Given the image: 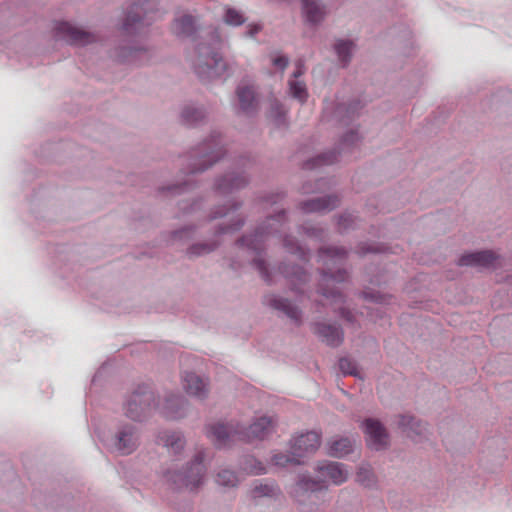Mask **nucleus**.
Returning a JSON list of instances; mask_svg holds the SVG:
<instances>
[{
	"mask_svg": "<svg viewBox=\"0 0 512 512\" xmlns=\"http://www.w3.org/2000/svg\"><path fill=\"white\" fill-rule=\"evenodd\" d=\"M204 457L205 449H197L193 458L181 469L167 471V481L179 490H197L203 484L206 472Z\"/></svg>",
	"mask_w": 512,
	"mask_h": 512,
	"instance_id": "5",
	"label": "nucleus"
},
{
	"mask_svg": "<svg viewBox=\"0 0 512 512\" xmlns=\"http://www.w3.org/2000/svg\"><path fill=\"white\" fill-rule=\"evenodd\" d=\"M154 20L149 2L133 3L126 14L122 28L126 34L136 35L151 25Z\"/></svg>",
	"mask_w": 512,
	"mask_h": 512,
	"instance_id": "10",
	"label": "nucleus"
},
{
	"mask_svg": "<svg viewBox=\"0 0 512 512\" xmlns=\"http://www.w3.org/2000/svg\"><path fill=\"white\" fill-rule=\"evenodd\" d=\"M139 444V431L129 423H123L118 426L116 432L105 440V445L121 454L129 455L136 450Z\"/></svg>",
	"mask_w": 512,
	"mask_h": 512,
	"instance_id": "9",
	"label": "nucleus"
},
{
	"mask_svg": "<svg viewBox=\"0 0 512 512\" xmlns=\"http://www.w3.org/2000/svg\"><path fill=\"white\" fill-rule=\"evenodd\" d=\"M57 35L73 45H86L95 40V36L69 22H61L57 26Z\"/></svg>",
	"mask_w": 512,
	"mask_h": 512,
	"instance_id": "19",
	"label": "nucleus"
},
{
	"mask_svg": "<svg viewBox=\"0 0 512 512\" xmlns=\"http://www.w3.org/2000/svg\"><path fill=\"white\" fill-rule=\"evenodd\" d=\"M262 25L260 23H250L246 26L244 36L247 38H254L261 30Z\"/></svg>",
	"mask_w": 512,
	"mask_h": 512,
	"instance_id": "52",
	"label": "nucleus"
},
{
	"mask_svg": "<svg viewBox=\"0 0 512 512\" xmlns=\"http://www.w3.org/2000/svg\"><path fill=\"white\" fill-rule=\"evenodd\" d=\"M156 411L166 420L178 421L188 416L190 403L180 393L167 392L161 398L156 396Z\"/></svg>",
	"mask_w": 512,
	"mask_h": 512,
	"instance_id": "8",
	"label": "nucleus"
},
{
	"mask_svg": "<svg viewBox=\"0 0 512 512\" xmlns=\"http://www.w3.org/2000/svg\"><path fill=\"white\" fill-rule=\"evenodd\" d=\"M339 369L344 375L358 376L356 363L348 357H343L339 360Z\"/></svg>",
	"mask_w": 512,
	"mask_h": 512,
	"instance_id": "45",
	"label": "nucleus"
},
{
	"mask_svg": "<svg viewBox=\"0 0 512 512\" xmlns=\"http://www.w3.org/2000/svg\"><path fill=\"white\" fill-rule=\"evenodd\" d=\"M505 104H512V90L510 89H499L491 97L492 107L499 108Z\"/></svg>",
	"mask_w": 512,
	"mask_h": 512,
	"instance_id": "43",
	"label": "nucleus"
},
{
	"mask_svg": "<svg viewBox=\"0 0 512 512\" xmlns=\"http://www.w3.org/2000/svg\"><path fill=\"white\" fill-rule=\"evenodd\" d=\"M191 187L190 181H184L183 183H176L169 185L167 187H164L162 190L168 192L171 195H177L184 191L189 190Z\"/></svg>",
	"mask_w": 512,
	"mask_h": 512,
	"instance_id": "48",
	"label": "nucleus"
},
{
	"mask_svg": "<svg viewBox=\"0 0 512 512\" xmlns=\"http://www.w3.org/2000/svg\"><path fill=\"white\" fill-rule=\"evenodd\" d=\"M307 237L315 240H321L325 235V230L321 227L307 224L302 227Z\"/></svg>",
	"mask_w": 512,
	"mask_h": 512,
	"instance_id": "47",
	"label": "nucleus"
},
{
	"mask_svg": "<svg viewBox=\"0 0 512 512\" xmlns=\"http://www.w3.org/2000/svg\"><path fill=\"white\" fill-rule=\"evenodd\" d=\"M304 73H305L304 64L301 60H299L296 62L295 70L289 79H300V77L303 76Z\"/></svg>",
	"mask_w": 512,
	"mask_h": 512,
	"instance_id": "53",
	"label": "nucleus"
},
{
	"mask_svg": "<svg viewBox=\"0 0 512 512\" xmlns=\"http://www.w3.org/2000/svg\"><path fill=\"white\" fill-rule=\"evenodd\" d=\"M359 141V135L356 131L350 130L346 134L343 135L340 141L339 151L336 153L335 151L326 152L318 155L317 157L308 160L305 163L306 169H314L321 165H330L337 160V154H341L345 151L350 150L353 146H355Z\"/></svg>",
	"mask_w": 512,
	"mask_h": 512,
	"instance_id": "13",
	"label": "nucleus"
},
{
	"mask_svg": "<svg viewBox=\"0 0 512 512\" xmlns=\"http://www.w3.org/2000/svg\"><path fill=\"white\" fill-rule=\"evenodd\" d=\"M267 117L276 128L285 129L288 125L287 109L275 98L269 100Z\"/></svg>",
	"mask_w": 512,
	"mask_h": 512,
	"instance_id": "32",
	"label": "nucleus"
},
{
	"mask_svg": "<svg viewBox=\"0 0 512 512\" xmlns=\"http://www.w3.org/2000/svg\"><path fill=\"white\" fill-rule=\"evenodd\" d=\"M124 415L134 422H144L156 411V394L148 385H139L123 403Z\"/></svg>",
	"mask_w": 512,
	"mask_h": 512,
	"instance_id": "7",
	"label": "nucleus"
},
{
	"mask_svg": "<svg viewBox=\"0 0 512 512\" xmlns=\"http://www.w3.org/2000/svg\"><path fill=\"white\" fill-rule=\"evenodd\" d=\"M194 234V228L191 226L183 227L179 230H176L172 233L173 241H183L188 240Z\"/></svg>",
	"mask_w": 512,
	"mask_h": 512,
	"instance_id": "49",
	"label": "nucleus"
},
{
	"mask_svg": "<svg viewBox=\"0 0 512 512\" xmlns=\"http://www.w3.org/2000/svg\"><path fill=\"white\" fill-rule=\"evenodd\" d=\"M363 295H364L365 299H367L371 302H374V303H379V304L389 303V297L387 295L381 294L378 291L377 292H375V291L364 292Z\"/></svg>",
	"mask_w": 512,
	"mask_h": 512,
	"instance_id": "50",
	"label": "nucleus"
},
{
	"mask_svg": "<svg viewBox=\"0 0 512 512\" xmlns=\"http://www.w3.org/2000/svg\"><path fill=\"white\" fill-rule=\"evenodd\" d=\"M302 11L311 24L320 23L327 13L326 6L321 0H302Z\"/></svg>",
	"mask_w": 512,
	"mask_h": 512,
	"instance_id": "28",
	"label": "nucleus"
},
{
	"mask_svg": "<svg viewBox=\"0 0 512 512\" xmlns=\"http://www.w3.org/2000/svg\"><path fill=\"white\" fill-rule=\"evenodd\" d=\"M271 463L277 467H286L288 464H300L298 456L290 453L276 452L271 457Z\"/></svg>",
	"mask_w": 512,
	"mask_h": 512,
	"instance_id": "42",
	"label": "nucleus"
},
{
	"mask_svg": "<svg viewBox=\"0 0 512 512\" xmlns=\"http://www.w3.org/2000/svg\"><path fill=\"white\" fill-rule=\"evenodd\" d=\"M356 440L350 437L332 438L328 442V454L334 458H344L354 451Z\"/></svg>",
	"mask_w": 512,
	"mask_h": 512,
	"instance_id": "27",
	"label": "nucleus"
},
{
	"mask_svg": "<svg viewBox=\"0 0 512 512\" xmlns=\"http://www.w3.org/2000/svg\"><path fill=\"white\" fill-rule=\"evenodd\" d=\"M241 469L244 470L246 473L254 475L266 473V468L262 464V462H260L253 456H247L244 458V460L241 463Z\"/></svg>",
	"mask_w": 512,
	"mask_h": 512,
	"instance_id": "40",
	"label": "nucleus"
},
{
	"mask_svg": "<svg viewBox=\"0 0 512 512\" xmlns=\"http://www.w3.org/2000/svg\"><path fill=\"white\" fill-rule=\"evenodd\" d=\"M266 303L273 309L282 312L295 325L302 323V311L289 299L280 295L271 294L266 297Z\"/></svg>",
	"mask_w": 512,
	"mask_h": 512,
	"instance_id": "21",
	"label": "nucleus"
},
{
	"mask_svg": "<svg viewBox=\"0 0 512 512\" xmlns=\"http://www.w3.org/2000/svg\"><path fill=\"white\" fill-rule=\"evenodd\" d=\"M209 43L199 42L193 60V69L199 80L210 83L222 77L229 78L235 73L234 62L225 60L216 49L220 36L216 30H211Z\"/></svg>",
	"mask_w": 512,
	"mask_h": 512,
	"instance_id": "4",
	"label": "nucleus"
},
{
	"mask_svg": "<svg viewBox=\"0 0 512 512\" xmlns=\"http://www.w3.org/2000/svg\"><path fill=\"white\" fill-rule=\"evenodd\" d=\"M182 385L188 395L199 400H204L208 395L206 380L193 372H185L183 374Z\"/></svg>",
	"mask_w": 512,
	"mask_h": 512,
	"instance_id": "24",
	"label": "nucleus"
},
{
	"mask_svg": "<svg viewBox=\"0 0 512 512\" xmlns=\"http://www.w3.org/2000/svg\"><path fill=\"white\" fill-rule=\"evenodd\" d=\"M358 107H359L358 102H354V103H350V104L339 103V104H337V107L335 110V117L337 119H339L341 122L345 123V118L350 120L354 117Z\"/></svg>",
	"mask_w": 512,
	"mask_h": 512,
	"instance_id": "39",
	"label": "nucleus"
},
{
	"mask_svg": "<svg viewBox=\"0 0 512 512\" xmlns=\"http://www.w3.org/2000/svg\"><path fill=\"white\" fill-rule=\"evenodd\" d=\"M219 244L217 240L194 243L187 249V254L190 257L204 256L214 251Z\"/></svg>",
	"mask_w": 512,
	"mask_h": 512,
	"instance_id": "38",
	"label": "nucleus"
},
{
	"mask_svg": "<svg viewBox=\"0 0 512 512\" xmlns=\"http://www.w3.org/2000/svg\"><path fill=\"white\" fill-rule=\"evenodd\" d=\"M334 50L339 62L346 66L352 59L355 43L349 39H339L334 44Z\"/></svg>",
	"mask_w": 512,
	"mask_h": 512,
	"instance_id": "35",
	"label": "nucleus"
},
{
	"mask_svg": "<svg viewBox=\"0 0 512 512\" xmlns=\"http://www.w3.org/2000/svg\"><path fill=\"white\" fill-rule=\"evenodd\" d=\"M239 203H229V205H225L223 207H218L211 212L210 218L217 219L222 217L232 216L228 224H221L216 229V236H220L223 234H230L238 231L243 225L244 220L240 217H234L233 214L240 208Z\"/></svg>",
	"mask_w": 512,
	"mask_h": 512,
	"instance_id": "15",
	"label": "nucleus"
},
{
	"mask_svg": "<svg viewBox=\"0 0 512 512\" xmlns=\"http://www.w3.org/2000/svg\"><path fill=\"white\" fill-rule=\"evenodd\" d=\"M276 425L277 419L274 416L256 417L248 427L242 425V440H263L275 431Z\"/></svg>",
	"mask_w": 512,
	"mask_h": 512,
	"instance_id": "12",
	"label": "nucleus"
},
{
	"mask_svg": "<svg viewBox=\"0 0 512 512\" xmlns=\"http://www.w3.org/2000/svg\"><path fill=\"white\" fill-rule=\"evenodd\" d=\"M288 92L292 98L298 100L300 103H304L307 100L308 92L306 83L301 79H289Z\"/></svg>",
	"mask_w": 512,
	"mask_h": 512,
	"instance_id": "37",
	"label": "nucleus"
},
{
	"mask_svg": "<svg viewBox=\"0 0 512 512\" xmlns=\"http://www.w3.org/2000/svg\"><path fill=\"white\" fill-rule=\"evenodd\" d=\"M284 199L282 192H271L262 197L264 209H273L270 214L255 229L254 233L245 235L236 243L237 248L246 254V260L250 262L260 273L263 280L269 284L275 281V273L269 270L262 255L266 244L270 241H281L288 253L304 259L305 249L290 235L287 234L288 218L285 209L276 206Z\"/></svg>",
	"mask_w": 512,
	"mask_h": 512,
	"instance_id": "1",
	"label": "nucleus"
},
{
	"mask_svg": "<svg viewBox=\"0 0 512 512\" xmlns=\"http://www.w3.org/2000/svg\"><path fill=\"white\" fill-rule=\"evenodd\" d=\"M216 482L223 487H235L239 483L238 476L230 469H221L216 475Z\"/></svg>",
	"mask_w": 512,
	"mask_h": 512,
	"instance_id": "41",
	"label": "nucleus"
},
{
	"mask_svg": "<svg viewBox=\"0 0 512 512\" xmlns=\"http://www.w3.org/2000/svg\"><path fill=\"white\" fill-rule=\"evenodd\" d=\"M270 58L272 65L281 72H283L289 64V58L282 53H273Z\"/></svg>",
	"mask_w": 512,
	"mask_h": 512,
	"instance_id": "46",
	"label": "nucleus"
},
{
	"mask_svg": "<svg viewBox=\"0 0 512 512\" xmlns=\"http://www.w3.org/2000/svg\"><path fill=\"white\" fill-rule=\"evenodd\" d=\"M206 109L201 104L188 103L181 110L180 117L184 124L195 126L206 118Z\"/></svg>",
	"mask_w": 512,
	"mask_h": 512,
	"instance_id": "31",
	"label": "nucleus"
},
{
	"mask_svg": "<svg viewBox=\"0 0 512 512\" xmlns=\"http://www.w3.org/2000/svg\"><path fill=\"white\" fill-rule=\"evenodd\" d=\"M314 472L316 478L300 474L291 491L301 512H321L320 492L327 484L339 486L347 482L351 471L344 463L322 460L316 463Z\"/></svg>",
	"mask_w": 512,
	"mask_h": 512,
	"instance_id": "2",
	"label": "nucleus"
},
{
	"mask_svg": "<svg viewBox=\"0 0 512 512\" xmlns=\"http://www.w3.org/2000/svg\"><path fill=\"white\" fill-rule=\"evenodd\" d=\"M398 425L411 438L424 437L427 432L426 423L411 415H401Z\"/></svg>",
	"mask_w": 512,
	"mask_h": 512,
	"instance_id": "30",
	"label": "nucleus"
},
{
	"mask_svg": "<svg viewBox=\"0 0 512 512\" xmlns=\"http://www.w3.org/2000/svg\"><path fill=\"white\" fill-rule=\"evenodd\" d=\"M142 54H146V50L144 48L130 47L127 49V51H125L123 60L129 62L137 61L139 56Z\"/></svg>",
	"mask_w": 512,
	"mask_h": 512,
	"instance_id": "51",
	"label": "nucleus"
},
{
	"mask_svg": "<svg viewBox=\"0 0 512 512\" xmlns=\"http://www.w3.org/2000/svg\"><path fill=\"white\" fill-rule=\"evenodd\" d=\"M304 192H308L309 190L306 187H303Z\"/></svg>",
	"mask_w": 512,
	"mask_h": 512,
	"instance_id": "55",
	"label": "nucleus"
},
{
	"mask_svg": "<svg viewBox=\"0 0 512 512\" xmlns=\"http://www.w3.org/2000/svg\"><path fill=\"white\" fill-rule=\"evenodd\" d=\"M356 220L357 217L351 212H346L340 215L337 223L339 230L346 231L350 228H353Z\"/></svg>",
	"mask_w": 512,
	"mask_h": 512,
	"instance_id": "44",
	"label": "nucleus"
},
{
	"mask_svg": "<svg viewBox=\"0 0 512 512\" xmlns=\"http://www.w3.org/2000/svg\"><path fill=\"white\" fill-rule=\"evenodd\" d=\"M347 251L339 247H322L319 249L318 258L322 263L319 293L333 306L334 311H339L341 317L347 321H353L352 313L343 307L344 297L334 287L335 283L344 282L348 273L342 269Z\"/></svg>",
	"mask_w": 512,
	"mask_h": 512,
	"instance_id": "3",
	"label": "nucleus"
},
{
	"mask_svg": "<svg viewBox=\"0 0 512 512\" xmlns=\"http://www.w3.org/2000/svg\"><path fill=\"white\" fill-rule=\"evenodd\" d=\"M206 436L218 448L227 446L235 436L242 439V425L239 423L216 422L206 426Z\"/></svg>",
	"mask_w": 512,
	"mask_h": 512,
	"instance_id": "11",
	"label": "nucleus"
},
{
	"mask_svg": "<svg viewBox=\"0 0 512 512\" xmlns=\"http://www.w3.org/2000/svg\"><path fill=\"white\" fill-rule=\"evenodd\" d=\"M502 258L495 252L483 250L464 254L460 257L458 264L460 266H471L480 269L496 268L502 265Z\"/></svg>",
	"mask_w": 512,
	"mask_h": 512,
	"instance_id": "16",
	"label": "nucleus"
},
{
	"mask_svg": "<svg viewBox=\"0 0 512 512\" xmlns=\"http://www.w3.org/2000/svg\"><path fill=\"white\" fill-rule=\"evenodd\" d=\"M314 333L327 345L336 347L343 341V332L337 324L318 322L314 324Z\"/></svg>",
	"mask_w": 512,
	"mask_h": 512,
	"instance_id": "25",
	"label": "nucleus"
},
{
	"mask_svg": "<svg viewBox=\"0 0 512 512\" xmlns=\"http://www.w3.org/2000/svg\"><path fill=\"white\" fill-rule=\"evenodd\" d=\"M157 442L162 445L169 454L181 455L186 446V438L180 430H162L157 435Z\"/></svg>",
	"mask_w": 512,
	"mask_h": 512,
	"instance_id": "22",
	"label": "nucleus"
},
{
	"mask_svg": "<svg viewBox=\"0 0 512 512\" xmlns=\"http://www.w3.org/2000/svg\"><path fill=\"white\" fill-rule=\"evenodd\" d=\"M278 273L289 280V282L293 286V290L299 293H304V289L301 287V285L307 282L308 274L302 267L293 266L291 268H288L287 266H282L279 267Z\"/></svg>",
	"mask_w": 512,
	"mask_h": 512,
	"instance_id": "29",
	"label": "nucleus"
},
{
	"mask_svg": "<svg viewBox=\"0 0 512 512\" xmlns=\"http://www.w3.org/2000/svg\"><path fill=\"white\" fill-rule=\"evenodd\" d=\"M236 96L242 113L252 115L258 110L257 93L253 84L241 82L236 88Z\"/></svg>",
	"mask_w": 512,
	"mask_h": 512,
	"instance_id": "20",
	"label": "nucleus"
},
{
	"mask_svg": "<svg viewBox=\"0 0 512 512\" xmlns=\"http://www.w3.org/2000/svg\"><path fill=\"white\" fill-rule=\"evenodd\" d=\"M321 436L316 431H308L295 436L290 441V449L298 458L314 453L320 446Z\"/></svg>",
	"mask_w": 512,
	"mask_h": 512,
	"instance_id": "17",
	"label": "nucleus"
},
{
	"mask_svg": "<svg viewBox=\"0 0 512 512\" xmlns=\"http://www.w3.org/2000/svg\"><path fill=\"white\" fill-rule=\"evenodd\" d=\"M361 250H362V253H366V252L372 251L370 248H368V249L361 248Z\"/></svg>",
	"mask_w": 512,
	"mask_h": 512,
	"instance_id": "54",
	"label": "nucleus"
},
{
	"mask_svg": "<svg viewBox=\"0 0 512 512\" xmlns=\"http://www.w3.org/2000/svg\"><path fill=\"white\" fill-rule=\"evenodd\" d=\"M248 182L249 177L245 171H230L216 180L215 191L220 195H227L244 188Z\"/></svg>",
	"mask_w": 512,
	"mask_h": 512,
	"instance_id": "18",
	"label": "nucleus"
},
{
	"mask_svg": "<svg viewBox=\"0 0 512 512\" xmlns=\"http://www.w3.org/2000/svg\"><path fill=\"white\" fill-rule=\"evenodd\" d=\"M280 493L279 486L271 480H255L250 489V497L257 503L275 500Z\"/></svg>",
	"mask_w": 512,
	"mask_h": 512,
	"instance_id": "23",
	"label": "nucleus"
},
{
	"mask_svg": "<svg viewBox=\"0 0 512 512\" xmlns=\"http://www.w3.org/2000/svg\"><path fill=\"white\" fill-rule=\"evenodd\" d=\"M223 156V143L220 133L213 132L208 139L190 152L187 174L202 173Z\"/></svg>",
	"mask_w": 512,
	"mask_h": 512,
	"instance_id": "6",
	"label": "nucleus"
},
{
	"mask_svg": "<svg viewBox=\"0 0 512 512\" xmlns=\"http://www.w3.org/2000/svg\"><path fill=\"white\" fill-rule=\"evenodd\" d=\"M355 481L366 488L372 489L377 486L378 478L372 466L369 463L363 462L357 467Z\"/></svg>",
	"mask_w": 512,
	"mask_h": 512,
	"instance_id": "34",
	"label": "nucleus"
},
{
	"mask_svg": "<svg viewBox=\"0 0 512 512\" xmlns=\"http://www.w3.org/2000/svg\"><path fill=\"white\" fill-rule=\"evenodd\" d=\"M222 19L228 26L239 27L246 22L247 17L243 11L234 7L226 6L224 8Z\"/></svg>",
	"mask_w": 512,
	"mask_h": 512,
	"instance_id": "36",
	"label": "nucleus"
},
{
	"mask_svg": "<svg viewBox=\"0 0 512 512\" xmlns=\"http://www.w3.org/2000/svg\"><path fill=\"white\" fill-rule=\"evenodd\" d=\"M363 430L366 436V442L370 449L380 451L389 444V435L383 424L373 418H367L363 422Z\"/></svg>",
	"mask_w": 512,
	"mask_h": 512,
	"instance_id": "14",
	"label": "nucleus"
},
{
	"mask_svg": "<svg viewBox=\"0 0 512 512\" xmlns=\"http://www.w3.org/2000/svg\"><path fill=\"white\" fill-rule=\"evenodd\" d=\"M339 204V199L335 195L316 197L303 202L300 209L304 213H325L333 210Z\"/></svg>",
	"mask_w": 512,
	"mask_h": 512,
	"instance_id": "26",
	"label": "nucleus"
},
{
	"mask_svg": "<svg viewBox=\"0 0 512 512\" xmlns=\"http://www.w3.org/2000/svg\"><path fill=\"white\" fill-rule=\"evenodd\" d=\"M196 29V19L189 14L175 18L172 25L173 33L179 37H190L195 33Z\"/></svg>",
	"mask_w": 512,
	"mask_h": 512,
	"instance_id": "33",
	"label": "nucleus"
}]
</instances>
